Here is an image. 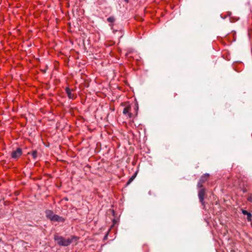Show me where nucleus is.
Returning <instances> with one entry per match:
<instances>
[{"label":"nucleus","mask_w":252,"mask_h":252,"mask_svg":"<svg viewBox=\"0 0 252 252\" xmlns=\"http://www.w3.org/2000/svg\"><path fill=\"white\" fill-rule=\"evenodd\" d=\"M78 239V237L75 236H71L70 237L67 239H64L62 236L57 235H54V240L57 242V244L60 246H68L74 242H76Z\"/></svg>","instance_id":"nucleus-1"},{"label":"nucleus","mask_w":252,"mask_h":252,"mask_svg":"<svg viewBox=\"0 0 252 252\" xmlns=\"http://www.w3.org/2000/svg\"><path fill=\"white\" fill-rule=\"evenodd\" d=\"M198 189H199V190H198V196L199 201L202 205H204V195L206 192V189L203 186L202 188H199Z\"/></svg>","instance_id":"nucleus-2"},{"label":"nucleus","mask_w":252,"mask_h":252,"mask_svg":"<svg viewBox=\"0 0 252 252\" xmlns=\"http://www.w3.org/2000/svg\"><path fill=\"white\" fill-rule=\"evenodd\" d=\"M209 174L206 173L203 174L200 178L197 185V188H202L203 184L209 179Z\"/></svg>","instance_id":"nucleus-3"},{"label":"nucleus","mask_w":252,"mask_h":252,"mask_svg":"<svg viewBox=\"0 0 252 252\" xmlns=\"http://www.w3.org/2000/svg\"><path fill=\"white\" fill-rule=\"evenodd\" d=\"M22 154V149L20 148H17L15 151L11 153V157L13 158L17 159L19 158Z\"/></svg>","instance_id":"nucleus-4"},{"label":"nucleus","mask_w":252,"mask_h":252,"mask_svg":"<svg viewBox=\"0 0 252 252\" xmlns=\"http://www.w3.org/2000/svg\"><path fill=\"white\" fill-rule=\"evenodd\" d=\"M131 107L130 105L126 106L123 110V114L127 115L128 118L133 117V114L130 112Z\"/></svg>","instance_id":"nucleus-5"},{"label":"nucleus","mask_w":252,"mask_h":252,"mask_svg":"<svg viewBox=\"0 0 252 252\" xmlns=\"http://www.w3.org/2000/svg\"><path fill=\"white\" fill-rule=\"evenodd\" d=\"M65 219L62 217L59 216L57 215H54L52 221H57V222H64Z\"/></svg>","instance_id":"nucleus-6"},{"label":"nucleus","mask_w":252,"mask_h":252,"mask_svg":"<svg viewBox=\"0 0 252 252\" xmlns=\"http://www.w3.org/2000/svg\"><path fill=\"white\" fill-rule=\"evenodd\" d=\"M45 215H46V217L49 220H52L53 218V216H54V214L53 213V212L50 210H46L45 212Z\"/></svg>","instance_id":"nucleus-7"},{"label":"nucleus","mask_w":252,"mask_h":252,"mask_svg":"<svg viewBox=\"0 0 252 252\" xmlns=\"http://www.w3.org/2000/svg\"><path fill=\"white\" fill-rule=\"evenodd\" d=\"M65 92L67 95V96L68 97V98L69 99H73L74 98V97H75L74 95V94H72L71 91L69 88L66 87L65 88Z\"/></svg>","instance_id":"nucleus-8"},{"label":"nucleus","mask_w":252,"mask_h":252,"mask_svg":"<svg viewBox=\"0 0 252 252\" xmlns=\"http://www.w3.org/2000/svg\"><path fill=\"white\" fill-rule=\"evenodd\" d=\"M242 213L243 214L245 215H247V220L249 221L251 220V218H252V215L251 214L248 212L246 210H242Z\"/></svg>","instance_id":"nucleus-9"},{"label":"nucleus","mask_w":252,"mask_h":252,"mask_svg":"<svg viewBox=\"0 0 252 252\" xmlns=\"http://www.w3.org/2000/svg\"><path fill=\"white\" fill-rule=\"evenodd\" d=\"M136 176V173L133 175L128 180L127 184H129L134 180Z\"/></svg>","instance_id":"nucleus-10"},{"label":"nucleus","mask_w":252,"mask_h":252,"mask_svg":"<svg viewBox=\"0 0 252 252\" xmlns=\"http://www.w3.org/2000/svg\"><path fill=\"white\" fill-rule=\"evenodd\" d=\"M107 20L108 22L113 23L115 21V19L114 17L111 16V17H108L107 18Z\"/></svg>","instance_id":"nucleus-11"},{"label":"nucleus","mask_w":252,"mask_h":252,"mask_svg":"<svg viewBox=\"0 0 252 252\" xmlns=\"http://www.w3.org/2000/svg\"><path fill=\"white\" fill-rule=\"evenodd\" d=\"M134 109L135 110V116H137V111H138V105L137 104H135L134 105Z\"/></svg>","instance_id":"nucleus-12"},{"label":"nucleus","mask_w":252,"mask_h":252,"mask_svg":"<svg viewBox=\"0 0 252 252\" xmlns=\"http://www.w3.org/2000/svg\"><path fill=\"white\" fill-rule=\"evenodd\" d=\"M32 155L34 159H35L37 157V152L36 151H33L32 152Z\"/></svg>","instance_id":"nucleus-13"},{"label":"nucleus","mask_w":252,"mask_h":252,"mask_svg":"<svg viewBox=\"0 0 252 252\" xmlns=\"http://www.w3.org/2000/svg\"><path fill=\"white\" fill-rule=\"evenodd\" d=\"M248 200L249 201L252 202V194L250 195L248 198Z\"/></svg>","instance_id":"nucleus-14"},{"label":"nucleus","mask_w":252,"mask_h":252,"mask_svg":"<svg viewBox=\"0 0 252 252\" xmlns=\"http://www.w3.org/2000/svg\"><path fill=\"white\" fill-rule=\"evenodd\" d=\"M125 2L128 3L129 0H124Z\"/></svg>","instance_id":"nucleus-15"}]
</instances>
